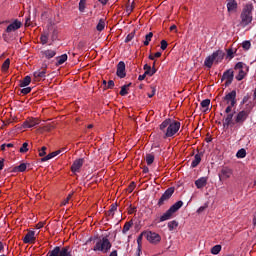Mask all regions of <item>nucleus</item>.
<instances>
[{
  "label": "nucleus",
  "mask_w": 256,
  "mask_h": 256,
  "mask_svg": "<svg viewBox=\"0 0 256 256\" xmlns=\"http://www.w3.org/2000/svg\"><path fill=\"white\" fill-rule=\"evenodd\" d=\"M181 123L175 120L166 119L160 124V131L164 133V137H173L179 133Z\"/></svg>",
  "instance_id": "obj_1"
},
{
  "label": "nucleus",
  "mask_w": 256,
  "mask_h": 256,
  "mask_svg": "<svg viewBox=\"0 0 256 256\" xmlns=\"http://www.w3.org/2000/svg\"><path fill=\"white\" fill-rule=\"evenodd\" d=\"M240 25L242 27H247V25H251L253 22V4H246L242 10L240 15Z\"/></svg>",
  "instance_id": "obj_2"
},
{
  "label": "nucleus",
  "mask_w": 256,
  "mask_h": 256,
  "mask_svg": "<svg viewBox=\"0 0 256 256\" xmlns=\"http://www.w3.org/2000/svg\"><path fill=\"white\" fill-rule=\"evenodd\" d=\"M183 207V201H178L174 203L161 217L160 222L163 223V221H169L171 217H173L174 213H177L179 209Z\"/></svg>",
  "instance_id": "obj_3"
},
{
  "label": "nucleus",
  "mask_w": 256,
  "mask_h": 256,
  "mask_svg": "<svg viewBox=\"0 0 256 256\" xmlns=\"http://www.w3.org/2000/svg\"><path fill=\"white\" fill-rule=\"evenodd\" d=\"M47 256H73V250H71L69 246H56L53 250L48 252Z\"/></svg>",
  "instance_id": "obj_4"
},
{
  "label": "nucleus",
  "mask_w": 256,
  "mask_h": 256,
  "mask_svg": "<svg viewBox=\"0 0 256 256\" xmlns=\"http://www.w3.org/2000/svg\"><path fill=\"white\" fill-rule=\"evenodd\" d=\"M111 249V242L107 237L98 240L93 247V251H100L101 253H107Z\"/></svg>",
  "instance_id": "obj_5"
},
{
  "label": "nucleus",
  "mask_w": 256,
  "mask_h": 256,
  "mask_svg": "<svg viewBox=\"0 0 256 256\" xmlns=\"http://www.w3.org/2000/svg\"><path fill=\"white\" fill-rule=\"evenodd\" d=\"M255 107V104L250 103L247 105L245 110L240 111L236 117H235V123L243 124L245 121H247V117H249V114L251 113V109Z\"/></svg>",
  "instance_id": "obj_6"
},
{
  "label": "nucleus",
  "mask_w": 256,
  "mask_h": 256,
  "mask_svg": "<svg viewBox=\"0 0 256 256\" xmlns=\"http://www.w3.org/2000/svg\"><path fill=\"white\" fill-rule=\"evenodd\" d=\"M221 59H223V52L218 50L205 59L204 65H205V67H208L209 69H211V67H213V62L214 61L219 62V61H221Z\"/></svg>",
  "instance_id": "obj_7"
},
{
  "label": "nucleus",
  "mask_w": 256,
  "mask_h": 256,
  "mask_svg": "<svg viewBox=\"0 0 256 256\" xmlns=\"http://www.w3.org/2000/svg\"><path fill=\"white\" fill-rule=\"evenodd\" d=\"M235 71H238V75L236 76L237 81H243V79H245V75H247V71H249V67H247L243 62H238L235 65Z\"/></svg>",
  "instance_id": "obj_8"
},
{
  "label": "nucleus",
  "mask_w": 256,
  "mask_h": 256,
  "mask_svg": "<svg viewBox=\"0 0 256 256\" xmlns=\"http://www.w3.org/2000/svg\"><path fill=\"white\" fill-rule=\"evenodd\" d=\"M223 105H231V107H235L237 103V92L235 90L226 94L222 101Z\"/></svg>",
  "instance_id": "obj_9"
},
{
  "label": "nucleus",
  "mask_w": 256,
  "mask_h": 256,
  "mask_svg": "<svg viewBox=\"0 0 256 256\" xmlns=\"http://www.w3.org/2000/svg\"><path fill=\"white\" fill-rule=\"evenodd\" d=\"M147 241L152 243V245H157V243H161V235L157 234V232L147 231L144 233Z\"/></svg>",
  "instance_id": "obj_10"
},
{
  "label": "nucleus",
  "mask_w": 256,
  "mask_h": 256,
  "mask_svg": "<svg viewBox=\"0 0 256 256\" xmlns=\"http://www.w3.org/2000/svg\"><path fill=\"white\" fill-rule=\"evenodd\" d=\"M22 241L23 243L32 245L33 243H35V241H37V234L35 233V231L29 230L25 237L22 239Z\"/></svg>",
  "instance_id": "obj_11"
},
{
  "label": "nucleus",
  "mask_w": 256,
  "mask_h": 256,
  "mask_svg": "<svg viewBox=\"0 0 256 256\" xmlns=\"http://www.w3.org/2000/svg\"><path fill=\"white\" fill-rule=\"evenodd\" d=\"M173 193H175V189L173 188H168L165 193L161 196V198L158 201V205L161 206L165 201H169L171 197L173 196Z\"/></svg>",
  "instance_id": "obj_12"
},
{
  "label": "nucleus",
  "mask_w": 256,
  "mask_h": 256,
  "mask_svg": "<svg viewBox=\"0 0 256 256\" xmlns=\"http://www.w3.org/2000/svg\"><path fill=\"white\" fill-rule=\"evenodd\" d=\"M39 125V119L37 118H28L22 125L24 129H31L32 127H35Z\"/></svg>",
  "instance_id": "obj_13"
},
{
  "label": "nucleus",
  "mask_w": 256,
  "mask_h": 256,
  "mask_svg": "<svg viewBox=\"0 0 256 256\" xmlns=\"http://www.w3.org/2000/svg\"><path fill=\"white\" fill-rule=\"evenodd\" d=\"M83 163H85L83 158L75 160L71 166L72 173H79V171L83 167Z\"/></svg>",
  "instance_id": "obj_14"
},
{
  "label": "nucleus",
  "mask_w": 256,
  "mask_h": 256,
  "mask_svg": "<svg viewBox=\"0 0 256 256\" xmlns=\"http://www.w3.org/2000/svg\"><path fill=\"white\" fill-rule=\"evenodd\" d=\"M226 7L228 13H237V8L239 7V4H237L236 0H227Z\"/></svg>",
  "instance_id": "obj_15"
},
{
  "label": "nucleus",
  "mask_w": 256,
  "mask_h": 256,
  "mask_svg": "<svg viewBox=\"0 0 256 256\" xmlns=\"http://www.w3.org/2000/svg\"><path fill=\"white\" fill-rule=\"evenodd\" d=\"M222 81H225L226 87H228V85H231V83H233V71L228 70L224 72L222 76Z\"/></svg>",
  "instance_id": "obj_16"
},
{
  "label": "nucleus",
  "mask_w": 256,
  "mask_h": 256,
  "mask_svg": "<svg viewBox=\"0 0 256 256\" xmlns=\"http://www.w3.org/2000/svg\"><path fill=\"white\" fill-rule=\"evenodd\" d=\"M231 175H233V170L228 167H225L222 168L221 172L219 173V179L220 181L222 179H230Z\"/></svg>",
  "instance_id": "obj_17"
},
{
  "label": "nucleus",
  "mask_w": 256,
  "mask_h": 256,
  "mask_svg": "<svg viewBox=\"0 0 256 256\" xmlns=\"http://www.w3.org/2000/svg\"><path fill=\"white\" fill-rule=\"evenodd\" d=\"M21 22L19 20H15L12 22L7 28L6 33H13V31H17V29H21Z\"/></svg>",
  "instance_id": "obj_18"
},
{
  "label": "nucleus",
  "mask_w": 256,
  "mask_h": 256,
  "mask_svg": "<svg viewBox=\"0 0 256 256\" xmlns=\"http://www.w3.org/2000/svg\"><path fill=\"white\" fill-rule=\"evenodd\" d=\"M116 75L120 77V79H123V77H125V62L121 61L118 63Z\"/></svg>",
  "instance_id": "obj_19"
},
{
  "label": "nucleus",
  "mask_w": 256,
  "mask_h": 256,
  "mask_svg": "<svg viewBox=\"0 0 256 256\" xmlns=\"http://www.w3.org/2000/svg\"><path fill=\"white\" fill-rule=\"evenodd\" d=\"M41 53H42V56L45 57V59H53V57L57 55V50L47 49V50H43Z\"/></svg>",
  "instance_id": "obj_20"
},
{
  "label": "nucleus",
  "mask_w": 256,
  "mask_h": 256,
  "mask_svg": "<svg viewBox=\"0 0 256 256\" xmlns=\"http://www.w3.org/2000/svg\"><path fill=\"white\" fill-rule=\"evenodd\" d=\"M144 70H145V75H149V77H153V75H155V73H157V70L155 69V63L153 64V67L151 68V66L145 64L144 65Z\"/></svg>",
  "instance_id": "obj_21"
},
{
  "label": "nucleus",
  "mask_w": 256,
  "mask_h": 256,
  "mask_svg": "<svg viewBox=\"0 0 256 256\" xmlns=\"http://www.w3.org/2000/svg\"><path fill=\"white\" fill-rule=\"evenodd\" d=\"M208 180H209V178H207V177H201L198 180H196L195 185H196L197 189H203V187H205L207 185Z\"/></svg>",
  "instance_id": "obj_22"
},
{
  "label": "nucleus",
  "mask_w": 256,
  "mask_h": 256,
  "mask_svg": "<svg viewBox=\"0 0 256 256\" xmlns=\"http://www.w3.org/2000/svg\"><path fill=\"white\" fill-rule=\"evenodd\" d=\"M66 148H63L62 150H58L55 152H52L50 154H48L47 156H45L44 158H42V161H49V159H53V157H57V155H59V153H63V151H66Z\"/></svg>",
  "instance_id": "obj_23"
},
{
  "label": "nucleus",
  "mask_w": 256,
  "mask_h": 256,
  "mask_svg": "<svg viewBox=\"0 0 256 256\" xmlns=\"http://www.w3.org/2000/svg\"><path fill=\"white\" fill-rule=\"evenodd\" d=\"M201 153H197L195 156H194V160L192 161L191 163V167L192 168H195L197 167V165H199V163H201Z\"/></svg>",
  "instance_id": "obj_24"
},
{
  "label": "nucleus",
  "mask_w": 256,
  "mask_h": 256,
  "mask_svg": "<svg viewBox=\"0 0 256 256\" xmlns=\"http://www.w3.org/2000/svg\"><path fill=\"white\" fill-rule=\"evenodd\" d=\"M233 123V114H227V116L224 118V127H229Z\"/></svg>",
  "instance_id": "obj_25"
},
{
  "label": "nucleus",
  "mask_w": 256,
  "mask_h": 256,
  "mask_svg": "<svg viewBox=\"0 0 256 256\" xmlns=\"http://www.w3.org/2000/svg\"><path fill=\"white\" fill-rule=\"evenodd\" d=\"M236 157L238 159H245V157H247V151L243 148L238 150V152L236 153Z\"/></svg>",
  "instance_id": "obj_26"
},
{
  "label": "nucleus",
  "mask_w": 256,
  "mask_h": 256,
  "mask_svg": "<svg viewBox=\"0 0 256 256\" xmlns=\"http://www.w3.org/2000/svg\"><path fill=\"white\" fill-rule=\"evenodd\" d=\"M133 9H135V2L128 3L126 6L127 15H131V13H133Z\"/></svg>",
  "instance_id": "obj_27"
},
{
  "label": "nucleus",
  "mask_w": 256,
  "mask_h": 256,
  "mask_svg": "<svg viewBox=\"0 0 256 256\" xmlns=\"http://www.w3.org/2000/svg\"><path fill=\"white\" fill-rule=\"evenodd\" d=\"M57 60V65H63V63H65V61H67V54H63L61 56H58L56 58Z\"/></svg>",
  "instance_id": "obj_28"
},
{
  "label": "nucleus",
  "mask_w": 256,
  "mask_h": 256,
  "mask_svg": "<svg viewBox=\"0 0 256 256\" xmlns=\"http://www.w3.org/2000/svg\"><path fill=\"white\" fill-rule=\"evenodd\" d=\"M177 227H179V223H178L177 221H175V220L170 221V222L168 223V229H169V231H173L174 229H177Z\"/></svg>",
  "instance_id": "obj_29"
},
{
  "label": "nucleus",
  "mask_w": 256,
  "mask_h": 256,
  "mask_svg": "<svg viewBox=\"0 0 256 256\" xmlns=\"http://www.w3.org/2000/svg\"><path fill=\"white\" fill-rule=\"evenodd\" d=\"M46 73L47 72L45 70L36 71V72H34V77H35V79H42L43 77H45Z\"/></svg>",
  "instance_id": "obj_30"
},
{
  "label": "nucleus",
  "mask_w": 256,
  "mask_h": 256,
  "mask_svg": "<svg viewBox=\"0 0 256 256\" xmlns=\"http://www.w3.org/2000/svg\"><path fill=\"white\" fill-rule=\"evenodd\" d=\"M97 31H103L105 29V19H100L97 26H96Z\"/></svg>",
  "instance_id": "obj_31"
},
{
  "label": "nucleus",
  "mask_w": 256,
  "mask_h": 256,
  "mask_svg": "<svg viewBox=\"0 0 256 256\" xmlns=\"http://www.w3.org/2000/svg\"><path fill=\"white\" fill-rule=\"evenodd\" d=\"M221 245H215L214 247H212L211 249V253L212 255H219V253H221Z\"/></svg>",
  "instance_id": "obj_32"
},
{
  "label": "nucleus",
  "mask_w": 256,
  "mask_h": 256,
  "mask_svg": "<svg viewBox=\"0 0 256 256\" xmlns=\"http://www.w3.org/2000/svg\"><path fill=\"white\" fill-rule=\"evenodd\" d=\"M131 86V84H128V85H124L121 87V90H120V95L122 97H125V95H127L129 92L127 91V89H129V87Z\"/></svg>",
  "instance_id": "obj_33"
},
{
  "label": "nucleus",
  "mask_w": 256,
  "mask_h": 256,
  "mask_svg": "<svg viewBox=\"0 0 256 256\" xmlns=\"http://www.w3.org/2000/svg\"><path fill=\"white\" fill-rule=\"evenodd\" d=\"M31 83V77L30 76H26L23 81L20 83L21 87H27V85H30Z\"/></svg>",
  "instance_id": "obj_34"
},
{
  "label": "nucleus",
  "mask_w": 256,
  "mask_h": 256,
  "mask_svg": "<svg viewBox=\"0 0 256 256\" xmlns=\"http://www.w3.org/2000/svg\"><path fill=\"white\" fill-rule=\"evenodd\" d=\"M151 39H153V32H149L146 36H145V41H144V45L147 47V45H149V43H151Z\"/></svg>",
  "instance_id": "obj_35"
},
{
  "label": "nucleus",
  "mask_w": 256,
  "mask_h": 256,
  "mask_svg": "<svg viewBox=\"0 0 256 256\" xmlns=\"http://www.w3.org/2000/svg\"><path fill=\"white\" fill-rule=\"evenodd\" d=\"M153 161H155V156L153 154H147L146 155L147 165H153Z\"/></svg>",
  "instance_id": "obj_36"
},
{
  "label": "nucleus",
  "mask_w": 256,
  "mask_h": 256,
  "mask_svg": "<svg viewBox=\"0 0 256 256\" xmlns=\"http://www.w3.org/2000/svg\"><path fill=\"white\" fill-rule=\"evenodd\" d=\"M11 65V60L6 59L4 61V63L2 64V71H8L9 70V66Z\"/></svg>",
  "instance_id": "obj_37"
},
{
  "label": "nucleus",
  "mask_w": 256,
  "mask_h": 256,
  "mask_svg": "<svg viewBox=\"0 0 256 256\" xmlns=\"http://www.w3.org/2000/svg\"><path fill=\"white\" fill-rule=\"evenodd\" d=\"M117 211V205L112 204L111 208L108 211V216L109 217H113V215H115V212Z\"/></svg>",
  "instance_id": "obj_38"
},
{
  "label": "nucleus",
  "mask_w": 256,
  "mask_h": 256,
  "mask_svg": "<svg viewBox=\"0 0 256 256\" xmlns=\"http://www.w3.org/2000/svg\"><path fill=\"white\" fill-rule=\"evenodd\" d=\"M209 105H211V100L205 99L201 102L202 109H209Z\"/></svg>",
  "instance_id": "obj_39"
},
{
  "label": "nucleus",
  "mask_w": 256,
  "mask_h": 256,
  "mask_svg": "<svg viewBox=\"0 0 256 256\" xmlns=\"http://www.w3.org/2000/svg\"><path fill=\"white\" fill-rule=\"evenodd\" d=\"M143 235H145V232H142L138 238H137V244H138V251H141V243H143Z\"/></svg>",
  "instance_id": "obj_40"
},
{
  "label": "nucleus",
  "mask_w": 256,
  "mask_h": 256,
  "mask_svg": "<svg viewBox=\"0 0 256 256\" xmlns=\"http://www.w3.org/2000/svg\"><path fill=\"white\" fill-rule=\"evenodd\" d=\"M29 143L25 142L22 144V147L20 148V153H27L29 151Z\"/></svg>",
  "instance_id": "obj_41"
},
{
  "label": "nucleus",
  "mask_w": 256,
  "mask_h": 256,
  "mask_svg": "<svg viewBox=\"0 0 256 256\" xmlns=\"http://www.w3.org/2000/svg\"><path fill=\"white\" fill-rule=\"evenodd\" d=\"M86 3H87V0H80V2H79V11L81 13H83V11H85Z\"/></svg>",
  "instance_id": "obj_42"
},
{
  "label": "nucleus",
  "mask_w": 256,
  "mask_h": 256,
  "mask_svg": "<svg viewBox=\"0 0 256 256\" xmlns=\"http://www.w3.org/2000/svg\"><path fill=\"white\" fill-rule=\"evenodd\" d=\"M27 169V165L25 163L20 164L15 168L16 171H19L20 173H23Z\"/></svg>",
  "instance_id": "obj_43"
},
{
  "label": "nucleus",
  "mask_w": 256,
  "mask_h": 256,
  "mask_svg": "<svg viewBox=\"0 0 256 256\" xmlns=\"http://www.w3.org/2000/svg\"><path fill=\"white\" fill-rule=\"evenodd\" d=\"M242 47H243V49H245V51H249V49H251V42L250 41H244L242 43Z\"/></svg>",
  "instance_id": "obj_44"
},
{
  "label": "nucleus",
  "mask_w": 256,
  "mask_h": 256,
  "mask_svg": "<svg viewBox=\"0 0 256 256\" xmlns=\"http://www.w3.org/2000/svg\"><path fill=\"white\" fill-rule=\"evenodd\" d=\"M131 225H133V223H131V222L126 223L123 227L122 233H124V234L127 233L129 231V229H131Z\"/></svg>",
  "instance_id": "obj_45"
},
{
  "label": "nucleus",
  "mask_w": 256,
  "mask_h": 256,
  "mask_svg": "<svg viewBox=\"0 0 256 256\" xmlns=\"http://www.w3.org/2000/svg\"><path fill=\"white\" fill-rule=\"evenodd\" d=\"M45 151H47V147L43 146L41 148V150L39 151V156L40 157H45V155H47V152H45Z\"/></svg>",
  "instance_id": "obj_46"
},
{
  "label": "nucleus",
  "mask_w": 256,
  "mask_h": 256,
  "mask_svg": "<svg viewBox=\"0 0 256 256\" xmlns=\"http://www.w3.org/2000/svg\"><path fill=\"white\" fill-rule=\"evenodd\" d=\"M72 197H73V194H69L67 198L64 201H62L61 205H67L69 201H71Z\"/></svg>",
  "instance_id": "obj_47"
},
{
  "label": "nucleus",
  "mask_w": 256,
  "mask_h": 256,
  "mask_svg": "<svg viewBox=\"0 0 256 256\" xmlns=\"http://www.w3.org/2000/svg\"><path fill=\"white\" fill-rule=\"evenodd\" d=\"M133 37H135L133 33L128 34L127 37L125 38V43H129V41H133Z\"/></svg>",
  "instance_id": "obj_48"
},
{
  "label": "nucleus",
  "mask_w": 256,
  "mask_h": 256,
  "mask_svg": "<svg viewBox=\"0 0 256 256\" xmlns=\"http://www.w3.org/2000/svg\"><path fill=\"white\" fill-rule=\"evenodd\" d=\"M21 93H23V95H27V94L31 93V87L23 88L21 90Z\"/></svg>",
  "instance_id": "obj_49"
},
{
  "label": "nucleus",
  "mask_w": 256,
  "mask_h": 256,
  "mask_svg": "<svg viewBox=\"0 0 256 256\" xmlns=\"http://www.w3.org/2000/svg\"><path fill=\"white\" fill-rule=\"evenodd\" d=\"M40 39H41L42 45H45L47 44V41L49 38L47 37V35H42Z\"/></svg>",
  "instance_id": "obj_50"
},
{
  "label": "nucleus",
  "mask_w": 256,
  "mask_h": 256,
  "mask_svg": "<svg viewBox=\"0 0 256 256\" xmlns=\"http://www.w3.org/2000/svg\"><path fill=\"white\" fill-rule=\"evenodd\" d=\"M113 87H115V82H114L113 80H109V81H108L107 88H108V89H113Z\"/></svg>",
  "instance_id": "obj_51"
},
{
  "label": "nucleus",
  "mask_w": 256,
  "mask_h": 256,
  "mask_svg": "<svg viewBox=\"0 0 256 256\" xmlns=\"http://www.w3.org/2000/svg\"><path fill=\"white\" fill-rule=\"evenodd\" d=\"M167 42L165 41V40H162L161 41V49H162V51H165V49H167Z\"/></svg>",
  "instance_id": "obj_52"
},
{
  "label": "nucleus",
  "mask_w": 256,
  "mask_h": 256,
  "mask_svg": "<svg viewBox=\"0 0 256 256\" xmlns=\"http://www.w3.org/2000/svg\"><path fill=\"white\" fill-rule=\"evenodd\" d=\"M155 96V88L152 87V92L148 93V97L151 99V97Z\"/></svg>",
  "instance_id": "obj_53"
},
{
  "label": "nucleus",
  "mask_w": 256,
  "mask_h": 256,
  "mask_svg": "<svg viewBox=\"0 0 256 256\" xmlns=\"http://www.w3.org/2000/svg\"><path fill=\"white\" fill-rule=\"evenodd\" d=\"M145 77H147V74H145V72H144V74H142L138 77V81H143L145 79Z\"/></svg>",
  "instance_id": "obj_54"
},
{
  "label": "nucleus",
  "mask_w": 256,
  "mask_h": 256,
  "mask_svg": "<svg viewBox=\"0 0 256 256\" xmlns=\"http://www.w3.org/2000/svg\"><path fill=\"white\" fill-rule=\"evenodd\" d=\"M231 109H233V106L228 105V106L226 107L225 113H227V114L229 115V112L231 111Z\"/></svg>",
  "instance_id": "obj_55"
},
{
  "label": "nucleus",
  "mask_w": 256,
  "mask_h": 256,
  "mask_svg": "<svg viewBox=\"0 0 256 256\" xmlns=\"http://www.w3.org/2000/svg\"><path fill=\"white\" fill-rule=\"evenodd\" d=\"M170 31H174V33H177V25H172L170 27Z\"/></svg>",
  "instance_id": "obj_56"
},
{
  "label": "nucleus",
  "mask_w": 256,
  "mask_h": 256,
  "mask_svg": "<svg viewBox=\"0 0 256 256\" xmlns=\"http://www.w3.org/2000/svg\"><path fill=\"white\" fill-rule=\"evenodd\" d=\"M26 27H29L31 25V18H27L25 22Z\"/></svg>",
  "instance_id": "obj_57"
},
{
  "label": "nucleus",
  "mask_w": 256,
  "mask_h": 256,
  "mask_svg": "<svg viewBox=\"0 0 256 256\" xmlns=\"http://www.w3.org/2000/svg\"><path fill=\"white\" fill-rule=\"evenodd\" d=\"M5 147H13V144H3L2 146H1V148H2V150H5Z\"/></svg>",
  "instance_id": "obj_58"
},
{
  "label": "nucleus",
  "mask_w": 256,
  "mask_h": 256,
  "mask_svg": "<svg viewBox=\"0 0 256 256\" xmlns=\"http://www.w3.org/2000/svg\"><path fill=\"white\" fill-rule=\"evenodd\" d=\"M135 189V183H132L130 186H129V191H133Z\"/></svg>",
  "instance_id": "obj_59"
},
{
  "label": "nucleus",
  "mask_w": 256,
  "mask_h": 256,
  "mask_svg": "<svg viewBox=\"0 0 256 256\" xmlns=\"http://www.w3.org/2000/svg\"><path fill=\"white\" fill-rule=\"evenodd\" d=\"M109 256H117V250L112 251Z\"/></svg>",
  "instance_id": "obj_60"
},
{
  "label": "nucleus",
  "mask_w": 256,
  "mask_h": 256,
  "mask_svg": "<svg viewBox=\"0 0 256 256\" xmlns=\"http://www.w3.org/2000/svg\"><path fill=\"white\" fill-rule=\"evenodd\" d=\"M159 58V57H161V52H156L155 54H154V58Z\"/></svg>",
  "instance_id": "obj_61"
},
{
  "label": "nucleus",
  "mask_w": 256,
  "mask_h": 256,
  "mask_svg": "<svg viewBox=\"0 0 256 256\" xmlns=\"http://www.w3.org/2000/svg\"><path fill=\"white\" fill-rule=\"evenodd\" d=\"M100 3H102V5H107V1L109 0H98Z\"/></svg>",
  "instance_id": "obj_62"
},
{
  "label": "nucleus",
  "mask_w": 256,
  "mask_h": 256,
  "mask_svg": "<svg viewBox=\"0 0 256 256\" xmlns=\"http://www.w3.org/2000/svg\"><path fill=\"white\" fill-rule=\"evenodd\" d=\"M253 225L256 226V217L253 218Z\"/></svg>",
  "instance_id": "obj_63"
},
{
  "label": "nucleus",
  "mask_w": 256,
  "mask_h": 256,
  "mask_svg": "<svg viewBox=\"0 0 256 256\" xmlns=\"http://www.w3.org/2000/svg\"><path fill=\"white\" fill-rule=\"evenodd\" d=\"M254 101H256V88L254 90Z\"/></svg>",
  "instance_id": "obj_64"
}]
</instances>
